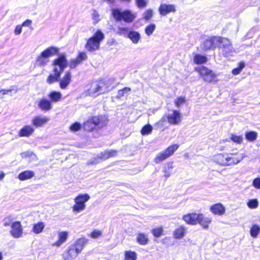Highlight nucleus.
Masks as SVG:
<instances>
[{
  "instance_id": "nucleus-1",
  "label": "nucleus",
  "mask_w": 260,
  "mask_h": 260,
  "mask_svg": "<svg viewBox=\"0 0 260 260\" xmlns=\"http://www.w3.org/2000/svg\"><path fill=\"white\" fill-rule=\"evenodd\" d=\"M200 47L204 51L214 50L218 47L222 50L226 56L232 55L235 53L231 42L229 39L220 36H213L204 41Z\"/></svg>"
},
{
  "instance_id": "nucleus-2",
  "label": "nucleus",
  "mask_w": 260,
  "mask_h": 260,
  "mask_svg": "<svg viewBox=\"0 0 260 260\" xmlns=\"http://www.w3.org/2000/svg\"><path fill=\"white\" fill-rule=\"evenodd\" d=\"M68 66V60L66 55L62 53L58 55V57L54 59L52 62L53 74H50L46 79V82L51 84L57 82L60 78V76L64 69Z\"/></svg>"
},
{
  "instance_id": "nucleus-3",
  "label": "nucleus",
  "mask_w": 260,
  "mask_h": 260,
  "mask_svg": "<svg viewBox=\"0 0 260 260\" xmlns=\"http://www.w3.org/2000/svg\"><path fill=\"white\" fill-rule=\"evenodd\" d=\"M59 48L50 46L43 51L36 58V64L40 67H44L49 62L50 57L57 54Z\"/></svg>"
},
{
  "instance_id": "nucleus-4",
  "label": "nucleus",
  "mask_w": 260,
  "mask_h": 260,
  "mask_svg": "<svg viewBox=\"0 0 260 260\" xmlns=\"http://www.w3.org/2000/svg\"><path fill=\"white\" fill-rule=\"evenodd\" d=\"M112 15L118 21L123 20L126 23L132 22L136 18V14L131 11L125 10L121 11L120 9L115 8L112 10Z\"/></svg>"
},
{
  "instance_id": "nucleus-5",
  "label": "nucleus",
  "mask_w": 260,
  "mask_h": 260,
  "mask_svg": "<svg viewBox=\"0 0 260 260\" xmlns=\"http://www.w3.org/2000/svg\"><path fill=\"white\" fill-rule=\"evenodd\" d=\"M105 38L104 34L100 30H98L93 36L89 38L85 44V48L90 52L99 50L101 42Z\"/></svg>"
},
{
  "instance_id": "nucleus-6",
  "label": "nucleus",
  "mask_w": 260,
  "mask_h": 260,
  "mask_svg": "<svg viewBox=\"0 0 260 260\" xmlns=\"http://www.w3.org/2000/svg\"><path fill=\"white\" fill-rule=\"evenodd\" d=\"M194 71L198 72L203 80L207 83L217 82V75L212 70L204 66L195 68Z\"/></svg>"
},
{
  "instance_id": "nucleus-7",
  "label": "nucleus",
  "mask_w": 260,
  "mask_h": 260,
  "mask_svg": "<svg viewBox=\"0 0 260 260\" xmlns=\"http://www.w3.org/2000/svg\"><path fill=\"white\" fill-rule=\"evenodd\" d=\"M90 199V196L87 193L79 194L74 199L75 204L72 207L74 213H78L84 210L86 207L85 203Z\"/></svg>"
},
{
  "instance_id": "nucleus-8",
  "label": "nucleus",
  "mask_w": 260,
  "mask_h": 260,
  "mask_svg": "<svg viewBox=\"0 0 260 260\" xmlns=\"http://www.w3.org/2000/svg\"><path fill=\"white\" fill-rule=\"evenodd\" d=\"M179 146L178 144L172 145L168 147L165 151L157 154L154 161L156 164H159L172 156L178 149Z\"/></svg>"
},
{
  "instance_id": "nucleus-9",
  "label": "nucleus",
  "mask_w": 260,
  "mask_h": 260,
  "mask_svg": "<svg viewBox=\"0 0 260 260\" xmlns=\"http://www.w3.org/2000/svg\"><path fill=\"white\" fill-rule=\"evenodd\" d=\"M11 236L14 238H19L23 235V229L20 221H15L11 224L10 231Z\"/></svg>"
},
{
  "instance_id": "nucleus-10",
  "label": "nucleus",
  "mask_w": 260,
  "mask_h": 260,
  "mask_svg": "<svg viewBox=\"0 0 260 260\" xmlns=\"http://www.w3.org/2000/svg\"><path fill=\"white\" fill-rule=\"evenodd\" d=\"M167 119L170 124L178 125L181 121V115L179 112L173 110L168 114Z\"/></svg>"
},
{
  "instance_id": "nucleus-11",
  "label": "nucleus",
  "mask_w": 260,
  "mask_h": 260,
  "mask_svg": "<svg viewBox=\"0 0 260 260\" xmlns=\"http://www.w3.org/2000/svg\"><path fill=\"white\" fill-rule=\"evenodd\" d=\"M246 156L243 154H228L227 166L237 164L240 162Z\"/></svg>"
},
{
  "instance_id": "nucleus-12",
  "label": "nucleus",
  "mask_w": 260,
  "mask_h": 260,
  "mask_svg": "<svg viewBox=\"0 0 260 260\" xmlns=\"http://www.w3.org/2000/svg\"><path fill=\"white\" fill-rule=\"evenodd\" d=\"M35 133V127L30 125L23 126L18 132V136L19 137L28 138Z\"/></svg>"
},
{
  "instance_id": "nucleus-13",
  "label": "nucleus",
  "mask_w": 260,
  "mask_h": 260,
  "mask_svg": "<svg viewBox=\"0 0 260 260\" xmlns=\"http://www.w3.org/2000/svg\"><path fill=\"white\" fill-rule=\"evenodd\" d=\"M176 11L175 6L171 4H161L158 8V11L160 15L166 16L170 13H174Z\"/></svg>"
},
{
  "instance_id": "nucleus-14",
  "label": "nucleus",
  "mask_w": 260,
  "mask_h": 260,
  "mask_svg": "<svg viewBox=\"0 0 260 260\" xmlns=\"http://www.w3.org/2000/svg\"><path fill=\"white\" fill-rule=\"evenodd\" d=\"M49 120V118L46 116H37L31 119L33 127H42Z\"/></svg>"
},
{
  "instance_id": "nucleus-15",
  "label": "nucleus",
  "mask_w": 260,
  "mask_h": 260,
  "mask_svg": "<svg viewBox=\"0 0 260 260\" xmlns=\"http://www.w3.org/2000/svg\"><path fill=\"white\" fill-rule=\"evenodd\" d=\"M99 83L100 86L101 87H100V93L101 94L108 92L113 88L111 86V81L110 79L99 81Z\"/></svg>"
},
{
  "instance_id": "nucleus-16",
  "label": "nucleus",
  "mask_w": 260,
  "mask_h": 260,
  "mask_svg": "<svg viewBox=\"0 0 260 260\" xmlns=\"http://www.w3.org/2000/svg\"><path fill=\"white\" fill-rule=\"evenodd\" d=\"M79 254L73 247L71 245L69 247L67 251H64L62 254L63 260H73Z\"/></svg>"
},
{
  "instance_id": "nucleus-17",
  "label": "nucleus",
  "mask_w": 260,
  "mask_h": 260,
  "mask_svg": "<svg viewBox=\"0 0 260 260\" xmlns=\"http://www.w3.org/2000/svg\"><path fill=\"white\" fill-rule=\"evenodd\" d=\"M69 233L66 231L59 232L58 233V240L52 244V246L60 247L67 240Z\"/></svg>"
},
{
  "instance_id": "nucleus-18",
  "label": "nucleus",
  "mask_w": 260,
  "mask_h": 260,
  "mask_svg": "<svg viewBox=\"0 0 260 260\" xmlns=\"http://www.w3.org/2000/svg\"><path fill=\"white\" fill-rule=\"evenodd\" d=\"M92 121L94 123L95 127H102L108 123V118L105 115L94 116L92 117Z\"/></svg>"
},
{
  "instance_id": "nucleus-19",
  "label": "nucleus",
  "mask_w": 260,
  "mask_h": 260,
  "mask_svg": "<svg viewBox=\"0 0 260 260\" xmlns=\"http://www.w3.org/2000/svg\"><path fill=\"white\" fill-rule=\"evenodd\" d=\"M59 86L61 89H66L71 81V73L70 71L66 72L63 77L59 79Z\"/></svg>"
},
{
  "instance_id": "nucleus-20",
  "label": "nucleus",
  "mask_w": 260,
  "mask_h": 260,
  "mask_svg": "<svg viewBox=\"0 0 260 260\" xmlns=\"http://www.w3.org/2000/svg\"><path fill=\"white\" fill-rule=\"evenodd\" d=\"M88 241V239L85 238H81L77 240L74 244L71 245V246L73 247L74 249L79 254Z\"/></svg>"
},
{
  "instance_id": "nucleus-21",
  "label": "nucleus",
  "mask_w": 260,
  "mask_h": 260,
  "mask_svg": "<svg viewBox=\"0 0 260 260\" xmlns=\"http://www.w3.org/2000/svg\"><path fill=\"white\" fill-rule=\"evenodd\" d=\"M38 106L42 111H48L52 108L51 102L50 100L42 98L39 102Z\"/></svg>"
},
{
  "instance_id": "nucleus-22",
  "label": "nucleus",
  "mask_w": 260,
  "mask_h": 260,
  "mask_svg": "<svg viewBox=\"0 0 260 260\" xmlns=\"http://www.w3.org/2000/svg\"><path fill=\"white\" fill-rule=\"evenodd\" d=\"M198 217L199 214L196 213H191L184 215L182 219L187 224L196 225L198 223Z\"/></svg>"
},
{
  "instance_id": "nucleus-23",
  "label": "nucleus",
  "mask_w": 260,
  "mask_h": 260,
  "mask_svg": "<svg viewBox=\"0 0 260 260\" xmlns=\"http://www.w3.org/2000/svg\"><path fill=\"white\" fill-rule=\"evenodd\" d=\"M228 154L219 153L215 155L213 157V160L216 163L222 165L227 166Z\"/></svg>"
},
{
  "instance_id": "nucleus-24",
  "label": "nucleus",
  "mask_w": 260,
  "mask_h": 260,
  "mask_svg": "<svg viewBox=\"0 0 260 260\" xmlns=\"http://www.w3.org/2000/svg\"><path fill=\"white\" fill-rule=\"evenodd\" d=\"M210 211L214 214L221 215L225 213V208L221 203H217L211 206Z\"/></svg>"
},
{
  "instance_id": "nucleus-25",
  "label": "nucleus",
  "mask_w": 260,
  "mask_h": 260,
  "mask_svg": "<svg viewBox=\"0 0 260 260\" xmlns=\"http://www.w3.org/2000/svg\"><path fill=\"white\" fill-rule=\"evenodd\" d=\"M35 176V173L31 170H26L22 172L18 175V179L21 181H25L32 179Z\"/></svg>"
},
{
  "instance_id": "nucleus-26",
  "label": "nucleus",
  "mask_w": 260,
  "mask_h": 260,
  "mask_svg": "<svg viewBox=\"0 0 260 260\" xmlns=\"http://www.w3.org/2000/svg\"><path fill=\"white\" fill-rule=\"evenodd\" d=\"M100 87H101L99 85V81L93 82L91 84L90 88L88 89L89 95L95 96L101 94L100 93Z\"/></svg>"
},
{
  "instance_id": "nucleus-27",
  "label": "nucleus",
  "mask_w": 260,
  "mask_h": 260,
  "mask_svg": "<svg viewBox=\"0 0 260 260\" xmlns=\"http://www.w3.org/2000/svg\"><path fill=\"white\" fill-rule=\"evenodd\" d=\"M211 222V218L205 217L203 214H199L198 223L200 224L204 229H208V225Z\"/></svg>"
},
{
  "instance_id": "nucleus-28",
  "label": "nucleus",
  "mask_w": 260,
  "mask_h": 260,
  "mask_svg": "<svg viewBox=\"0 0 260 260\" xmlns=\"http://www.w3.org/2000/svg\"><path fill=\"white\" fill-rule=\"evenodd\" d=\"M186 233V229L183 225H180L177 227L173 232V236L176 239H181L183 238Z\"/></svg>"
},
{
  "instance_id": "nucleus-29",
  "label": "nucleus",
  "mask_w": 260,
  "mask_h": 260,
  "mask_svg": "<svg viewBox=\"0 0 260 260\" xmlns=\"http://www.w3.org/2000/svg\"><path fill=\"white\" fill-rule=\"evenodd\" d=\"M174 168L173 162L170 161L167 162L163 167L162 172L164 173V177L167 179L172 174V170Z\"/></svg>"
},
{
  "instance_id": "nucleus-30",
  "label": "nucleus",
  "mask_w": 260,
  "mask_h": 260,
  "mask_svg": "<svg viewBox=\"0 0 260 260\" xmlns=\"http://www.w3.org/2000/svg\"><path fill=\"white\" fill-rule=\"evenodd\" d=\"M127 37L132 41L133 43L135 44H138L141 39L140 34L135 31H129Z\"/></svg>"
},
{
  "instance_id": "nucleus-31",
  "label": "nucleus",
  "mask_w": 260,
  "mask_h": 260,
  "mask_svg": "<svg viewBox=\"0 0 260 260\" xmlns=\"http://www.w3.org/2000/svg\"><path fill=\"white\" fill-rule=\"evenodd\" d=\"M48 96L51 103H56L61 100L62 94L60 92L53 91L49 93Z\"/></svg>"
},
{
  "instance_id": "nucleus-32",
  "label": "nucleus",
  "mask_w": 260,
  "mask_h": 260,
  "mask_svg": "<svg viewBox=\"0 0 260 260\" xmlns=\"http://www.w3.org/2000/svg\"><path fill=\"white\" fill-rule=\"evenodd\" d=\"M117 154V151L114 150H106L102 152L99 158L102 159H106L109 157L115 156Z\"/></svg>"
},
{
  "instance_id": "nucleus-33",
  "label": "nucleus",
  "mask_w": 260,
  "mask_h": 260,
  "mask_svg": "<svg viewBox=\"0 0 260 260\" xmlns=\"http://www.w3.org/2000/svg\"><path fill=\"white\" fill-rule=\"evenodd\" d=\"M45 228V224L43 222H39L33 225L32 231L36 234H39L43 232Z\"/></svg>"
},
{
  "instance_id": "nucleus-34",
  "label": "nucleus",
  "mask_w": 260,
  "mask_h": 260,
  "mask_svg": "<svg viewBox=\"0 0 260 260\" xmlns=\"http://www.w3.org/2000/svg\"><path fill=\"white\" fill-rule=\"evenodd\" d=\"M208 61L207 57L206 56L198 54L193 57V61L198 64H203Z\"/></svg>"
},
{
  "instance_id": "nucleus-35",
  "label": "nucleus",
  "mask_w": 260,
  "mask_h": 260,
  "mask_svg": "<svg viewBox=\"0 0 260 260\" xmlns=\"http://www.w3.org/2000/svg\"><path fill=\"white\" fill-rule=\"evenodd\" d=\"M148 238L144 233H139L137 237V242L142 245H146L148 243Z\"/></svg>"
},
{
  "instance_id": "nucleus-36",
  "label": "nucleus",
  "mask_w": 260,
  "mask_h": 260,
  "mask_svg": "<svg viewBox=\"0 0 260 260\" xmlns=\"http://www.w3.org/2000/svg\"><path fill=\"white\" fill-rule=\"evenodd\" d=\"M260 233V227L257 224H253L250 228V234L252 237L256 238Z\"/></svg>"
},
{
  "instance_id": "nucleus-37",
  "label": "nucleus",
  "mask_w": 260,
  "mask_h": 260,
  "mask_svg": "<svg viewBox=\"0 0 260 260\" xmlns=\"http://www.w3.org/2000/svg\"><path fill=\"white\" fill-rule=\"evenodd\" d=\"M137 253L131 250L126 251L124 253V260H136Z\"/></svg>"
},
{
  "instance_id": "nucleus-38",
  "label": "nucleus",
  "mask_w": 260,
  "mask_h": 260,
  "mask_svg": "<svg viewBox=\"0 0 260 260\" xmlns=\"http://www.w3.org/2000/svg\"><path fill=\"white\" fill-rule=\"evenodd\" d=\"M257 137V134L254 131H251L245 133V138L249 142L254 141Z\"/></svg>"
},
{
  "instance_id": "nucleus-39",
  "label": "nucleus",
  "mask_w": 260,
  "mask_h": 260,
  "mask_svg": "<svg viewBox=\"0 0 260 260\" xmlns=\"http://www.w3.org/2000/svg\"><path fill=\"white\" fill-rule=\"evenodd\" d=\"M83 126L84 128L86 131H90L93 130L95 127V125L92 121V118L85 122Z\"/></svg>"
},
{
  "instance_id": "nucleus-40",
  "label": "nucleus",
  "mask_w": 260,
  "mask_h": 260,
  "mask_svg": "<svg viewBox=\"0 0 260 260\" xmlns=\"http://www.w3.org/2000/svg\"><path fill=\"white\" fill-rule=\"evenodd\" d=\"M156 25L154 24H150L147 25L145 29V32L148 36H150L154 31Z\"/></svg>"
},
{
  "instance_id": "nucleus-41",
  "label": "nucleus",
  "mask_w": 260,
  "mask_h": 260,
  "mask_svg": "<svg viewBox=\"0 0 260 260\" xmlns=\"http://www.w3.org/2000/svg\"><path fill=\"white\" fill-rule=\"evenodd\" d=\"M131 91L129 87H124L122 89L119 90L117 95V99H120L124 96L125 94L129 93Z\"/></svg>"
},
{
  "instance_id": "nucleus-42",
  "label": "nucleus",
  "mask_w": 260,
  "mask_h": 260,
  "mask_svg": "<svg viewBox=\"0 0 260 260\" xmlns=\"http://www.w3.org/2000/svg\"><path fill=\"white\" fill-rule=\"evenodd\" d=\"M153 15V10L151 9H148L143 13V18L145 20H149L152 17Z\"/></svg>"
},
{
  "instance_id": "nucleus-43",
  "label": "nucleus",
  "mask_w": 260,
  "mask_h": 260,
  "mask_svg": "<svg viewBox=\"0 0 260 260\" xmlns=\"http://www.w3.org/2000/svg\"><path fill=\"white\" fill-rule=\"evenodd\" d=\"M163 231V228L160 226L153 229L152 230V233L154 237L159 238L162 235Z\"/></svg>"
},
{
  "instance_id": "nucleus-44",
  "label": "nucleus",
  "mask_w": 260,
  "mask_h": 260,
  "mask_svg": "<svg viewBox=\"0 0 260 260\" xmlns=\"http://www.w3.org/2000/svg\"><path fill=\"white\" fill-rule=\"evenodd\" d=\"M116 32L117 34L120 36H127L128 34V28L127 27H118Z\"/></svg>"
},
{
  "instance_id": "nucleus-45",
  "label": "nucleus",
  "mask_w": 260,
  "mask_h": 260,
  "mask_svg": "<svg viewBox=\"0 0 260 260\" xmlns=\"http://www.w3.org/2000/svg\"><path fill=\"white\" fill-rule=\"evenodd\" d=\"M247 206L249 208L255 209L258 206V202L257 199H251L247 202Z\"/></svg>"
},
{
  "instance_id": "nucleus-46",
  "label": "nucleus",
  "mask_w": 260,
  "mask_h": 260,
  "mask_svg": "<svg viewBox=\"0 0 260 260\" xmlns=\"http://www.w3.org/2000/svg\"><path fill=\"white\" fill-rule=\"evenodd\" d=\"M152 127L149 124L145 125L141 129V134L143 135H148L151 133Z\"/></svg>"
},
{
  "instance_id": "nucleus-47",
  "label": "nucleus",
  "mask_w": 260,
  "mask_h": 260,
  "mask_svg": "<svg viewBox=\"0 0 260 260\" xmlns=\"http://www.w3.org/2000/svg\"><path fill=\"white\" fill-rule=\"evenodd\" d=\"M231 140L237 144H241L243 142V138L242 136H237L235 135H231Z\"/></svg>"
},
{
  "instance_id": "nucleus-48",
  "label": "nucleus",
  "mask_w": 260,
  "mask_h": 260,
  "mask_svg": "<svg viewBox=\"0 0 260 260\" xmlns=\"http://www.w3.org/2000/svg\"><path fill=\"white\" fill-rule=\"evenodd\" d=\"M137 7L139 8H144L147 5V0H135Z\"/></svg>"
},
{
  "instance_id": "nucleus-49",
  "label": "nucleus",
  "mask_w": 260,
  "mask_h": 260,
  "mask_svg": "<svg viewBox=\"0 0 260 260\" xmlns=\"http://www.w3.org/2000/svg\"><path fill=\"white\" fill-rule=\"evenodd\" d=\"M92 19L93 20V23L96 24L99 22L100 20V16L99 13L93 10L91 14Z\"/></svg>"
},
{
  "instance_id": "nucleus-50",
  "label": "nucleus",
  "mask_w": 260,
  "mask_h": 260,
  "mask_svg": "<svg viewBox=\"0 0 260 260\" xmlns=\"http://www.w3.org/2000/svg\"><path fill=\"white\" fill-rule=\"evenodd\" d=\"M245 63L243 62H241L239 63V67L236 69H234L232 71V73L235 75H237L240 73L242 69L244 68Z\"/></svg>"
},
{
  "instance_id": "nucleus-51",
  "label": "nucleus",
  "mask_w": 260,
  "mask_h": 260,
  "mask_svg": "<svg viewBox=\"0 0 260 260\" xmlns=\"http://www.w3.org/2000/svg\"><path fill=\"white\" fill-rule=\"evenodd\" d=\"M80 63V62L76 58H74L70 60L69 67L71 69H74Z\"/></svg>"
},
{
  "instance_id": "nucleus-52",
  "label": "nucleus",
  "mask_w": 260,
  "mask_h": 260,
  "mask_svg": "<svg viewBox=\"0 0 260 260\" xmlns=\"http://www.w3.org/2000/svg\"><path fill=\"white\" fill-rule=\"evenodd\" d=\"M185 99L183 97H179L175 101V104L177 107H179L182 104L185 103Z\"/></svg>"
},
{
  "instance_id": "nucleus-53",
  "label": "nucleus",
  "mask_w": 260,
  "mask_h": 260,
  "mask_svg": "<svg viewBox=\"0 0 260 260\" xmlns=\"http://www.w3.org/2000/svg\"><path fill=\"white\" fill-rule=\"evenodd\" d=\"M76 58L81 63L83 61L87 59V55L85 52H80L77 56Z\"/></svg>"
},
{
  "instance_id": "nucleus-54",
  "label": "nucleus",
  "mask_w": 260,
  "mask_h": 260,
  "mask_svg": "<svg viewBox=\"0 0 260 260\" xmlns=\"http://www.w3.org/2000/svg\"><path fill=\"white\" fill-rule=\"evenodd\" d=\"M3 222L4 226H11L12 219L10 216H8L3 219Z\"/></svg>"
},
{
  "instance_id": "nucleus-55",
  "label": "nucleus",
  "mask_w": 260,
  "mask_h": 260,
  "mask_svg": "<svg viewBox=\"0 0 260 260\" xmlns=\"http://www.w3.org/2000/svg\"><path fill=\"white\" fill-rule=\"evenodd\" d=\"M81 127V124L79 123L76 122L71 125L70 129L72 131L76 132V131H78L79 129H80Z\"/></svg>"
},
{
  "instance_id": "nucleus-56",
  "label": "nucleus",
  "mask_w": 260,
  "mask_h": 260,
  "mask_svg": "<svg viewBox=\"0 0 260 260\" xmlns=\"http://www.w3.org/2000/svg\"><path fill=\"white\" fill-rule=\"evenodd\" d=\"M21 156L22 157H36V155L32 152L30 151H26L21 153Z\"/></svg>"
},
{
  "instance_id": "nucleus-57",
  "label": "nucleus",
  "mask_w": 260,
  "mask_h": 260,
  "mask_svg": "<svg viewBox=\"0 0 260 260\" xmlns=\"http://www.w3.org/2000/svg\"><path fill=\"white\" fill-rule=\"evenodd\" d=\"M101 235H102V232L101 231L94 230L91 233L90 236L92 238H98L99 237L101 236Z\"/></svg>"
},
{
  "instance_id": "nucleus-58",
  "label": "nucleus",
  "mask_w": 260,
  "mask_h": 260,
  "mask_svg": "<svg viewBox=\"0 0 260 260\" xmlns=\"http://www.w3.org/2000/svg\"><path fill=\"white\" fill-rule=\"evenodd\" d=\"M253 186L257 189H260V178L254 179L252 182Z\"/></svg>"
},
{
  "instance_id": "nucleus-59",
  "label": "nucleus",
  "mask_w": 260,
  "mask_h": 260,
  "mask_svg": "<svg viewBox=\"0 0 260 260\" xmlns=\"http://www.w3.org/2000/svg\"><path fill=\"white\" fill-rule=\"evenodd\" d=\"M12 91V89L0 90V100L3 99L5 94H8L9 92H10Z\"/></svg>"
},
{
  "instance_id": "nucleus-60",
  "label": "nucleus",
  "mask_w": 260,
  "mask_h": 260,
  "mask_svg": "<svg viewBox=\"0 0 260 260\" xmlns=\"http://www.w3.org/2000/svg\"><path fill=\"white\" fill-rule=\"evenodd\" d=\"M22 25H18L16 26L14 29V34L15 35H19L22 32Z\"/></svg>"
},
{
  "instance_id": "nucleus-61",
  "label": "nucleus",
  "mask_w": 260,
  "mask_h": 260,
  "mask_svg": "<svg viewBox=\"0 0 260 260\" xmlns=\"http://www.w3.org/2000/svg\"><path fill=\"white\" fill-rule=\"evenodd\" d=\"M31 23L32 21L31 20L27 19L25 20L24 22H23L21 25L22 27H30L31 26Z\"/></svg>"
},
{
  "instance_id": "nucleus-62",
  "label": "nucleus",
  "mask_w": 260,
  "mask_h": 260,
  "mask_svg": "<svg viewBox=\"0 0 260 260\" xmlns=\"http://www.w3.org/2000/svg\"><path fill=\"white\" fill-rule=\"evenodd\" d=\"M109 44L110 45H116L117 43L116 40L114 39H112L111 41H109Z\"/></svg>"
},
{
  "instance_id": "nucleus-63",
  "label": "nucleus",
  "mask_w": 260,
  "mask_h": 260,
  "mask_svg": "<svg viewBox=\"0 0 260 260\" xmlns=\"http://www.w3.org/2000/svg\"><path fill=\"white\" fill-rule=\"evenodd\" d=\"M5 174L4 172H0V181L2 180L5 177Z\"/></svg>"
},
{
  "instance_id": "nucleus-64",
  "label": "nucleus",
  "mask_w": 260,
  "mask_h": 260,
  "mask_svg": "<svg viewBox=\"0 0 260 260\" xmlns=\"http://www.w3.org/2000/svg\"><path fill=\"white\" fill-rule=\"evenodd\" d=\"M121 2H125L126 3H129L132 0H120Z\"/></svg>"
}]
</instances>
